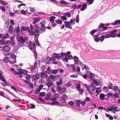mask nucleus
Returning <instances> with one entry per match:
<instances>
[{"label":"nucleus","mask_w":120,"mask_h":120,"mask_svg":"<svg viewBox=\"0 0 120 120\" xmlns=\"http://www.w3.org/2000/svg\"><path fill=\"white\" fill-rule=\"evenodd\" d=\"M30 28L31 30H30V27H26L22 26L21 27V31L22 30L26 31L27 30L29 34H31V35H33L34 34V36L35 37H38L40 35V28L39 26L38 25L36 24L35 26V30L33 31V30L34 29V27L32 24L30 25Z\"/></svg>","instance_id":"1"},{"label":"nucleus","mask_w":120,"mask_h":120,"mask_svg":"<svg viewBox=\"0 0 120 120\" xmlns=\"http://www.w3.org/2000/svg\"><path fill=\"white\" fill-rule=\"evenodd\" d=\"M16 38L17 41L18 42V45L22 47L23 45H20V43L23 44L25 43V39L23 38L22 36L17 35Z\"/></svg>","instance_id":"2"},{"label":"nucleus","mask_w":120,"mask_h":120,"mask_svg":"<svg viewBox=\"0 0 120 120\" xmlns=\"http://www.w3.org/2000/svg\"><path fill=\"white\" fill-rule=\"evenodd\" d=\"M110 23H108L103 24L101 23L99 25L98 29L100 31H104L107 29L108 27H107L104 26H108L110 25Z\"/></svg>","instance_id":"3"},{"label":"nucleus","mask_w":120,"mask_h":120,"mask_svg":"<svg viewBox=\"0 0 120 120\" xmlns=\"http://www.w3.org/2000/svg\"><path fill=\"white\" fill-rule=\"evenodd\" d=\"M112 34V36L113 38L117 36L118 37H120V32L117 31L116 29L112 30L111 32Z\"/></svg>","instance_id":"4"},{"label":"nucleus","mask_w":120,"mask_h":120,"mask_svg":"<svg viewBox=\"0 0 120 120\" xmlns=\"http://www.w3.org/2000/svg\"><path fill=\"white\" fill-rule=\"evenodd\" d=\"M30 49L33 52H34V50H36V45L35 43L33 42L32 43L30 42L29 44V46Z\"/></svg>","instance_id":"5"},{"label":"nucleus","mask_w":120,"mask_h":120,"mask_svg":"<svg viewBox=\"0 0 120 120\" xmlns=\"http://www.w3.org/2000/svg\"><path fill=\"white\" fill-rule=\"evenodd\" d=\"M56 89L59 91L60 94L63 93H64L66 90V88L65 87H63L62 88L61 87L58 86L56 88Z\"/></svg>","instance_id":"6"},{"label":"nucleus","mask_w":120,"mask_h":120,"mask_svg":"<svg viewBox=\"0 0 120 120\" xmlns=\"http://www.w3.org/2000/svg\"><path fill=\"white\" fill-rule=\"evenodd\" d=\"M39 74L38 73H37L36 75H32L31 78L32 81H36V80L39 79Z\"/></svg>","instance_id":"7"},{"label":"nucleus","mask_w":120,"mask_h":120,"mask_svg":"<svg viewBox=\"0 0 120 120\" xmlns=\"http://www.w3.org/2000/svg\"><path fill=\"white\" fill-rule=\"evenodd\" d=\"M24 82L26 84L29 85V87L31 88L32 89L34 88L32 84L29 81L26 80H24Z\"/></svg>","instance_id":"8"},{"label":"nucleus","mask_w":120,"mask_h":120,"mask_svg":"<svg viewBox=\"0 0 120 120\" xmlns=\"http://www.w3.org/2000/svg\"><path fill=\"white\" fill-rule=\"evenodd\" d=\"M2 50L6 52H8L10 50V48L8 46H6L3 47Z\"/></svg>","instance_id":"9"},{"label":"nucleus","mask_w":120,"mask_h":120,"mask_svg":"<svg viewBox=\"0 0 120 120\" xmlns=\"http://www.w3.org/2000/svg\"><path fill=\"white\" fill-rule=\"evenodd\" d=\"M73 60H74L75 65H78L79 62V60L77 56H75L73 57Z\"/></svg>","instance_id":"10"},{"label":"nucleus","mask_w":120,"mask_h":120,"mask_svg":"<svg viewBox=\"0 0 120 120\" xmlns=\"http://www.w3.org/2000/svg\"><path fill=\"white\" fill-rule=\"evenodd\" d=\"M120 24V20H117L115 21L114 23H112L111 25L115 26Z\"/></svg>","instance_id":"11"},{"label":"nucleus","mask_w":120,"mask_h":120,"mask_svg":"<svg viewBox=\"0 0 120 120\" xmlns=\"http://www.w3.org/2000/svg\"><path fill=\"white\" fill-rule=\"evenodd\" d=\"M82 8H81L80 10L83 11L85 10L87 8V6L86 3H85L84 4H82Z\"/></svg>","instance_id":"12"},{"label":"nucleus","mask_w":120,"mask_h":120,"mask_svg":"<svg viewBox=\"0 0 120 120\" xmlns=\"http://www.w3.org/2000/svg\"><path fill=\"white\" fill-rule=\"evenodd\" d=\"M10 44L11 46H14L15 44V41L14 39V37L12 36L11 38V41L10 42Z\"/></svg>","instance_id":"13"},{"label":"nucleus","mask_w":120,"mask_h":120,"mask_svg":"<svg viewBox=\"0 0 120 120\" xmlns=\"http://www.w3.org/2000/svg\"><path fill=\"white\" fill-rule=\"evenodd\" d=\"M110 34H105L103 36H104V38H109L110 37H113L112 36V33H111V32H110Z\"/></svg>","instance_id":"14"},{"label":"nucleus","mask_w":120,"mask_h":120,"mask_svg":"<svg viewBox=\"0 0 120 120\" xmlns=\"http://www.w3.org/2000/svg\"><path fill=\"white\" fill-rule=\"evenodd\" d=\"M25 77L26 80L29 81H30L31 79V76L29 74H26L25 76Z\"/></svg>","instance_id":"15"},{"label":"nucleus","mask_w":120,"mask_h":120,"mask_svg":"<svg viewBox=\"0 0 120 120\" xmlns=\"http://www.w3.org/2000/svg\"><path fill=\"white\" fill-rule=\"evenodd\" d=\"M60 2L61 4L66 6L69 4L68 3H67V2L63 0H60Z\"/></svg>","instance_id":"16"},{"label":"nucleus","mask_w":120,"mask_h":120,"mask_svg":"<svg viewBox=\"0 0 120 120\" xmlns=\"http://www.w3.org/2000/svg\"><path fill=\"white\" fill-rule=\"evenodd\" d=\"M98 27L96 30H92L90 32V34L94 36H93V35L98 30L100 31L99 30H98Z\"/></svg>","instance_id":"17"},{"label":"nucleus","mask_w":120,"mask_h":120,"mask_svg":"<svg viewBox=\"0 0 120 120\" xmlns=\"http://www.w3.org/2000/svg\"><path fill=\"white\" fill-rule=\"evenodd\" d=\"M13 73L15 75H18L20 78H21L22 77V75L19 72H18L16 71H14Z\"/></svg>","instance_id":"18"},{"label":"nucleus","mask_w":120,"mask_h":120,"mask_svg":"<svg viewBox=\"0 0 120 120\" xmlns=\"http://www.w3.org/2000/svg\"><path fill=\"white\" fill-rule=\"evenodd\" d=\"M50 61V58L49 56L47 57L45 60V62L47 64H48Z\"/></svg>","instance_id":"19"},{"label":"nucleus","mask_w":120,"mask_h":120,"mask_svg":"<svg viewBox=\"0 0 120 120\" xmlns=\"http://www.w3.org/2000/svg\"><path fill=\"white\" fill-rule=\"evenodd\" d=\"M105 95L103 93H101L99 95V97L100 100H103L104 99Z\"/></svg>","instance_id":"20"},{"label":"nucleus","mask_w":120,"mask_h":120,"mask_svg":"<svg viewBox=\"0 0 120 120\" xmlns=\"http://www.w3.org/2000/svg\"><path fill=\"white\" fill-rule=\"evenodd\" d=\"M113 89L114 91L115 92H118L119 90V88L117 86H114Z\"/></svg>","instance_id":"21"},{"label":"nucleus","mask_w":120,"mask_h":120,"mask_svg":"<svg viewBox=\"0 0 120 120\" xmlns=\"http://www.w3.org/2000/svg\"><path fill=\"white\" fill-rule=\"evenodd\" d=\"M92 82L94 83L97 86H98L100 85V83L99 82H97L95 79H93Z\"/></svg>","instance_id":"22"},{"label":"nucleus","mask_w":120,"mask_h":120,"mask_svg":"<svg viewBox=\"0 0 120 120\" xmlns=\"http://www.w3.org/2000/svg\"><path fill=\"white\" fill-rule=\"evenodd\" d=\"M8 58V57H5L3 60L2 61L5 63H7L9 61Z\"/></svg>","instance_id":"23"},{"label":"nucleus","mask_w":120,"mask_h":120,"mask_svg":"<svg viewBox=\"0 0 120 120\" xmlns=\"http://www.w3.org/2000/svg\"><path fill=\"white\" fill-rule=\"evenodd\" d=\"M81 101L80 100H76L75 102L76 105H78V107H79L80 105Z\"/></svg>","instance_id":"24"},{"label":"nucleus","mask_w":120,"mask_h":120,"mask_svg":"<svg viewBox=\"0 0 120 120\" xmlns=\"http://www.w3.org/2000/svg\"><path fill=\"white\" fill-rule=\"evenodd\" d=\"M62 78H60L59 81L57 82V86H59L61 85L62 83Z\"/></svg>","instance_id":"25"},{"label":"nucleus","mask_w":120,"mask_h":120,"mask_svg":"<svg viewBox=\"0 0 120 120\" xmlns=\"http://www.w3.org/2000/svg\"><path fill=\"white\" fill-rule=\"evenodd\" d=\"M47 76V75L45 73L41 72L40 75L41 77H46Z\"/></svg>","instance_id":"26"},{"label":"nucleus","mask_w":120,"mask_h":120,"mask_svg":"<svg viewBox=\"0 0 120 120\" xmlns=\"http://www.w3.org/2000/svg\"><path fill=\"white\" fill-rule=\"evenodd\" d=\"M41 30L42 31L45 32V30L46 28L44 24H42L40 27Z\"/></svg>","instance_id":"27"},{"label":"nucleus","mask_w":120,"mask_h":120,"mask_svg":"<svg viewBox=\"0 0 120 120\" xmlns=\"http://www.w3.org/2000/svg\"><path fill=\"white\" fill-rule=\"evenodd\" d=\"M2 37L4 39L7 38L9 36V35L8 33H6L4 34H2Z\"/></svg>","instance_id":"28"},{"label":"nucleus","mask_w":120,"mask_h":120,"mask_svg":"<svg viewBox=\"0 0 120 120\" xmlns=\"http://www.w3.org/2000/svg\"><path fill=\"white\" fill-rule=\"evenodd\" d=\"M15 97V99H13L12 100V101L13 102H17L18 103H19V101L18 99V97H17L16 96H15V95H13Z\"/></svg>","instance_id":"29"},{"label":"nucleus","mask_w":120,"mask_h":120,"mask_svg":"<svg viewBox=\"0 0 120 120\" xmlns=\"http://www.w3.org/2000/svg\"><path fill=\"white\" fill-rule=\"evenodd\" d=\"M90 77H88V78L90 79H92L94 78V75L92 73H90Z\"/></svg>","instance_id":"30"},{"label":"nucleus","mask_w":120,"mask_h":120,"mask_svg":"<svg viewBox=\"0 0 120 120\" xmlns=\"http://www.w3.org/2000/svg\"><path fill=\"white\" fill-rule=\"evenodd\" d=\"M108 86L109 89H112V84L111 82H109L108 84Z\"/></svg>","instance_id":"31"},{"label":"nucleus","mask_w":120,"mask_h":120,"mask_svg":"<svg viewBox=\"0 0 120 120\" xmlns=\"http://www.w3.org/2000/svg\"><path fill=\"white\" fill-rule=\"evenodd\" d=\"M52 84H53V83L52 82L50 81H49L47 84V85L48 86L49 88L51 86Z\"/></svg>","instance_id":"32"},{"label":"nucleus","mask_w":120,"mask_h":120,"mask_svg":"<svg viewBox=\"0 0 120 120\" xmlns=\"http://www.w3.org/2000/svg\"><path fill=\"white\" fill-rule=\"evenodd\" d=\"M106 96H107V97L108 98L113 97V95L112 94V93L110 92H109Z\"/></svg>","instance_id":"33"},{"label":"nucleus","mask_w":120,"mask_h":120,"mask_svg":"<svg viewBox=\"0 0 120 120\" xmlns=\"http://www.w3.org/2000/svg\"><path fill=\"white\" fill-rule=\"evenodd\" d=\"M34 20L33 23V24H35L37 22H38L40 20V18H34Z\"/></svg>","instance_id":"34"},{"label":"nucleus","mask_w":120,"mask_h":120,"mask_svg":"<svg viewBox=\"0 0 120 120\" xmlns=\"http://www.w3.org/2000/svg\"><path fill=\"white\" fill-rule=\"evenodd\" d=\"M98 35H95V36H94V37L96 38H94V40L96 42H98L99 41V38H98Z\"/></svg>","instance_id":"35"},{"label":"nucleus","mask_w":120,"mask_h":120,"mask_svg":"<svg viewBox=\"0 0 120 120\" xmlns=\"http://www.w3.org/2000/svg\"><path fill=\"white\" fill-rule=\"evenodd\" d=\"M103 90L104 92L105 93H107L109 91V90L107 87L106 86L104 87L103 89Z\"/></svg>","instance_id":"36"},{"label":"nucleus","mask_w":120,"mask_h":120,"mask_svg":"<svg viewBox=\"0 0 120 120\" xmlns=\"http://www.w3.org/2000/svg\"><path fill=\"white\" fill-rule=\"evenodd\" d=\"M61 59L63 61H65L66 62H68V59L67 56L65 57H61Z\"/></svg>","instance_id":"37"},{"label":"nucleus","mask_w":120,"mask_h":120,"mask_svg":"<svg viewBox=\"0 0 120 120\" xmlns=\"http://www.w3.org/2000/svg\"><path fill=\"white\" fill-rule=\"evenodd\" d=\"M55 22L57 24H61L62 23V21L60 19L56 20Z\"/></svg>","instance_id":"38"},{"label":"nucleus","mask_w":120,"mask_h":120,"mask_svg":"<svg viewBox=\"0 0 120 120\" xmlns=\"http://www.w3.org/2000/svg\"><path fill=\"white\" fill-rule=\"evenodd\" d=\"M13 29L11 25H10L9 26V31L10 32L12 33L13 31Z\"/></svg>","instance_id":"39"},{"label":"nucleus","mask_w":120,"mask_h":120,"mask_svg":"<svg viewBox=\"0 0 120 120\" xmlns=\"http://www.w3.org/2000/svg\"><path fill=\"white\" fill-rule=\"evenodd\" d=\"M83 86L86 87L87 89V90L90 89L91 87V86H90L89 85L86 84H84Z\"/></svg>","instance_id":"40"},{"label":"nucleus","mask_w":120,"mask_h":120,"mask_svg":"<svg viewBox=\"0 0 120 120\" xmlns=\"http://www.w3.org/2000/svg\"><path fill=\"white\" fill-rule=\"evenodd\" d=\"M56 19V17L54 16H53L51 17L50 19V21L51 22H53L54 19Z\"/></svg>","instance_id":"41"},{"label":"nucleus","mask_w":120,"mask_h":120,"mask_svg":"<svg viewBox=\"0 0 120 120\" xmlns=\"http://www.w3.org/2000/svg\"><path fill=\"white\" fill-rule=\"evenodd\" d=\"M34 52V55L35 59H36L37 58V53L36 52V50H34V52Z\"/></svg>","instance_id":"42"},{"label":"nucleus","mask_w":120,"mask_h":120,"mask_svg":"<svg viewBox=\"0 0 120 120\" xmlns=\"http://www.w3.org/2000/svg\"><path fill=\"white\" fill-rule=\"evenodd\" d=\"M94 0H87V2H89V4H91L93 3Z\"/></svg>","instance_id":"43"},{"label":"nucleus","mask_w":120,"mask_h":120,"mask_svg":"<svg viewBox=\"0 0 120 120\" xmlns=\"http://www.w3.org/2000/svg\"><path fill=\"white\" fill-rule=\"evenodd\" d=\"M64 23L65 27L67 28L69 26V24L68 22L65 21L64 22Z\"/></svg>","instance_id":"44"},{"label":"nucleus","mask_w":120,"mask_h":120,"mask_svg":"<svg viewBox=\"0 0 120 120\" xmlns=\"http://www.w3.org/2000/svg\"><path fill=\"white\" fill-rule=\"evenodd\" d=\"M71 67L72 68V69L73 70V71H76V69L75 68V64L71 65Z\"/></svg>","instance_id":"45"},{"label":"nucleus","mask_w":120,"mask_h":120,"mask_svg":"<svg viewBox=\"0 0 120 120\" xmlns=\"http://www.w3.org/2000/svg\"><path fill=\"white\" fill-rule=\"evenodd\" d=\"M90 86L91 87H92V90L93 91H94L96 88L95 86L93 84H91Z\"/></svg>","instance_id":"46"},{"label":"nucleus","mask_w":120,"mask_h":120,"mask_svg":"<svg viewBox=\"0 0 120 120\" xmlns=\"http://www.w3.org/2000/svg\"><path fill=\"white\" fill-rule=\"evenodd\" d=\"M61 19L63 21H64V20H66L67 19L65 16H62L61 17Z\"/></svg>","instance_id":"47"},{"label":"nucleus","mask_w":120,"mask_h":120,"mask_svg":"<svg viewBox=\"0 0 120 120\" xmlns=\"http://www.w3.org/2000/svg\"><path fill=\"white\" fill-rule=\"evenodd\" d=\"M62 103H61L62 105H65L66 104V102L65 101V100L62 99L61 100Z\"/></svg>","instance_id":"48"},{"label":"nucleus","mask_w":120,"mask_h":120,"mask_svg":"<svg viewBox=\"0 0 120 120\" xmlns=\"http://www.w3.org/2000/svg\"><path fill=\"white\" fill-rule=\"evenodd\" d=\"M71 7L72 8H74L75 9H76L77 8V6L76 4L72 5Z\"/></svg>","instance_id":"49"},{"label":"nucleus","mask_w":120,"mask_h":120,"mask_svg":"<svg viewBox=\"0 0 120 120\" xmlns=\"http://www.w3.org/2000/svg\"><path fill=\"white\" fill-rule=\"evenodd\" d=\"M78 75L77 74H75L71 75L70 77L71 78H76L78 77Z\"/></svg>","instance_id":"50"},{"label":"nucleus","mask_w":120,"mask_h":120,"mask_svg":"<svg viewBox=\"0 0 120 120\" xmlns=\"http://www.w3.org/2000/svg\"><path fill=\"white\" fill-rule=\"evenodd\" d=\"M65 15L67 16V17H71V15L70 13L66 12V13Z\"/></svg>","instance_id":"51"},{"label":"nucleus","mask_w":120,"mask_h":120,"mask_svg":"<svg viewBox=\"0 0 120 120\" xmlns=\"http://www.w3.org/2000/svg\"><path fill=\"white\" fill-rule=\"evenodd\" d=\"M79 15H78L76 16V22H79Z\"/></svg>","instance_id":"52"},{"label":"nucleus","mask_w":120,"mask_h":120,"mask_svg":"<svg viewBox=\"0 0 120 120\" xmlns=\"http://www.w3.org/2000/svg\"><path fill=\"white\" fill-rule=\"evenodd\" d=\"M99 41H101V42H102L104 39V36L103 35L101 36L100 37Z\"/></svg>","instance_id":"53"},{"label":"nucleus","mask_w":120,"mask_h":120,"mask_svg":"<svg viewBox=\"0 0 120 120\" xmlns=\"http://www.w3.org/2000/svg\"><path fill=\"white\" fill-rule=\"evenodd\" d=\"M46 94L44 92H42L40 93V95L44 97L45 96Z\"/></svg>","instance_id":"54"},{"label":"nucleus","mask_w":120,"mask_h":120,"mask_svg":"<svg viewBox=\"0 0 120 120\" xmlns=\"http://www.w3.org/2000/svg\"><path fill=\"white\" fill-rule=\"evenodd\" d=\"M38 99L41 101L42 102H44L45 101V100L43 99L40 96H39V97L38 98Z\"/></svg>","instance_id":"55"},{"label":"nucleus","mask_w":120,"mask_h":120,"mask_svg":"<svg viewBox=\"0 0 120 120\" xmlns=\"http://www.w3.org/2000/svg\"><path fill=\"white\" fill-rule=\"evenodd\" d=\"M4 39L3 38L0 40V45H2L3 44L4 45Z\"/></svg>","instance_id":"56"},{"label":"nucleus","mask_w":120,"mask_h":120,"mask_svg":"<svg viewBox=\"0 0 120 120\" xmlns=\"http://www.w3.org/2000/svg\"><path fill=\"white\" fill-rule=\"evenodd\" d=\"M10 57L12 59H14L16 57V56L15 54H12L11 55H10Z\"/></svg>","instance_id":"57"},{"label":"nucleus","mask_w":120,"mask_h":120,"mask_svg":"<svg viewBox=\"0 0 120 120\" xmlns=\"http://www.w3.org/2000/svg\"><path fill=\"white\" fill-rule=\"evenodd\" d=\"M62 99L65 100L67 98V96L65 94H64L63 95L62 97Z\"/></svg>","instance_id":"58"},{"label":"nucleus","mask_w":120,"mask_h":120,"mask_svg":"<svg viewBox=\"0 0 120 120\" xmlns=\"http://www.w3.org/2000/svg\"><path fill=\"white\" fill-rule=\"evenodd\" d=\"M69 104L73 106L74 105V103L73 101H71L69 102Z\"/></svg>","instance_id":"59"},{"label":"nucleus","mask_w":120,"mask_h":120,"mask_svg":"<svg viewBox=\"0 0 120 120\" xmlns=\"http://www.w3.org/2000/svg\"><path fill=\"white\" fill-rule=\"evenodd\" d=\"M46 66L45 65H43L41 66V69L42 71L44 70L45 69Z\"/></svg>","instance_id":"60"},{"label":"nucleus","mask_w":120,"mask_h":120,"mask_svg":"<svg viewBox=\"0 0 120 120\" xmlns=\"http://www.w3.org/2000/svg\"><path fill=\"white\" fill-rule=\"evenodd\" d=\"M60 54H61V56H67V54L66 53H61Z\"/></svg>","instance_id":"61"},{"label":"nucleus","mask_w":120,"mask_h":120,"mask_svg":"<svg viewBox=\"0 0 120 120\" xmlns=\"http://www.w3.org/2000/svg\"><path fill=\"white\" fill-rule=\"evenodd\" d=\"M35 42L36 44L38 45V46H40L41 45L39 43V42L38 41L37 39H36L35 41Z\"/></svg>","instance_id":"62"},{"label":"nucleus","mask_w":120,"mask_h":120,"mask_svg":"<svg viewBox=\"0 0 120 120\" xmlns=\"http://www.w3.org/2000/svg\"><path fill=\"white\" fill-rule=\"evenodd\" d=\"M82 77L83 78L85 79H86L88 77V76L87 75L85 74H83L82 75Z\"/></svg>","instance_id":"63"},{"label":"nucleus","mask_w":120,"mask_h":120,"mask_svg":"<svg viewBox=\"0 0 120 120\" xmlns=\"http://www.w3.org/2000/svg\"><path fill=\"white\" fill-rule=\"evenodd\" d=\"M55 57L53 56H52L50 58V61L52 62L55 60Z\"/></svg>","instance_id":"64"}]
</instances>
